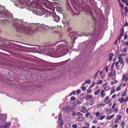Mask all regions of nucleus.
<instances>
[{
    "label": "nucleus",
    "instance_id": "f257e3e1",
    "mask_svg": "<svg viewBox=\"0 0 128 128\" xmlns=\"http://www.w3.org/2000/svg\"><path fill=\"white\" fill-rule=\"evenodd\" d=\"M45 0H34L33 2L36 6L39 9L43 8V5L45 6L46 4L44 3Z\"/></svg>",
    "mask_w": 128,
    "mask_h": 128
},
{
    "label": "nucleus",
    "instance_id": "f03ea898",
    "mask_svg": "<svg viewBox=\"0 0 128 128\" xmlns=\"http://www.w3.org/2000/svg\"><path fill=\"white\" fill-rule=\"evenodd\" d=\"M116 71L113 70H112L111 72L108 74L109 77H111L113 79H115L116 78Z\"/></svg>",
    "mask_w": 128,
    "mask_h": 128
},
{
    "label": "nucleus",
    "instance_id": "7ed1b4c3",
    "mask_svg": "<svg viewBox=\"0 0 128 128\" xmlns=\"http://www.w3.org/2000/svg\"><path fill=\"white\" fill-rule=\"evenodd\" d=\"M70 106H67L63 108L62 111L64 112L68 113L70 110Z\"/></svg>",
    "mask_w": 128,
    "mask_h": 128
},
{
    "label": "nucleus",
    "instance_id": "20e7f679",
    "mask_svg": "<svg viewBox=\"0 0 128 128\" xmlns=\"http://www.w3.org/2000/svg\"><path fill=\"white\" fill-rule=\"evenodd\" d=\"M58 120L60 121L59 125L61 126H62L63 124V121L62 119V117L61 114H60L58 115Z\"/></svg>",
    "mask_w": 128,
    "mask_h": 128
},
{
    "label": "nucleus",
    "instance_id": "39448f33",
    "mask_svg": "<svg viewBox=\"0 0 128 128\" xmlns=\"http://www.w3.org/2000/svg\"><path fill=\"white\" fill-rule=\"evenodd\" d=\"M87 108L85 106H82V110L81 112H82L84 113L88 111V110H87Z\"/></svg>",
    "mask_w": 128,
    "mask_h": 128
},
{
    "label": "nucleus",
    "instance_id": "423d86ee",
    "mask_svg": "<svg viewBox=\"0 0 128 128\" xmlns=\"http://www.w3.org/2000/svg\"><path fill=\"white\" fill-rule=\"evenodd\" d=\"M6 118V116L2 114H0V120L2 121L4 120Z\"/></svg>",
    "mask_w": 128,
    "mask_h": 128
},
{
    "label": "nucleus",
    "instance_id": "0eeeda50",
    "mask_svg": "<svg viewBox=\"0 0 128 128\" xmlns=\"http://www.w3.org/2000/svg\"><path fill=\"white\" fill-rule=\"evenodd\" d=\"M126 76L125 74H124V75L122 76V80H124V81L125 82H127L128 80V76H126Z\"/></svg>",
    "mask_w": 128,
    "mask_h": 128
},
{
    "label": "nucleus",
    "instance_id": "6e6552de",
    "mask_svg": "<svg viewBox=\"0 0 128 128\" xmlns=\"http://www.w3.org/2000/svg\"><path fill=\"white\" fill-rule=\"evenodd\" d=\"M41 26L45 30H46L48 29H50V28L48 26L44 25L43 24L41 25Z\"/></svg>",
    "mask_w": 128,
    "mask_h": 128
},
{
    "label": "nucleus",
    "instance_id": "1a4fd4ad",
    "mask_svg": "<svg viewBox=\"0 0 128 128\" xmlns=\"http://www.w3.org/2000/svg\"><path fill=\"white\" fill-rule=\"evenodd\" d=\"M84 120V118L82 117H79L76 118V120L79 122H82Z\"/></svg>",
    "mask_w": 128,
    "mask_h": 128
},
{
    "label": "nucleus",
    "instance_id": "9d476101",
    "mask_svg": "<svg viewBox=\"0 0 128 128\" xmlns=\"http://www.w3.org/2000/svg\"><path fill=\"white\" fill-rule=\"evenodd\" d=\"M113 54L112 53L108 55V56L109 57L108 60L110 62L112 60V57L113 56Z\"/></svg>",
    "mask_w": 128,
    "mask_h": 128
},
{
    "label": "nucleus",
    "instance_id": "9b49d317",
    "mask_svg": "<svg viewBox=\"0 0 128 128\" xmlns=\"http://www.w3.org/2000/svg\"><path fill=\"white\" fill-rule=\"evenodd\" d=\"M92 95H90L88 94H87V96L86 97L85 99L86 100H88L89 99L92 98Z\"/></svg>",
    "mask_w": 128,
    "mask_h": 128
},
{
    "label": "nucleus",
    "instance_id": "f8f14e48",
    "mask_svg": "<svg viewBox=\"0 0 128 128\" xmlns=\"http://www.w3.org/2000/svg\"><path fill=\"white\" fill-rule=\"evenodd\" d=\"M70 36H71L72 38H73V39H75L76 38V35L74 33H72L70 34Z\"/></svg>",
    "mask_w": 128,
    "mask_h": 128
},
{
    "label": "nucleus",
    "instance_id": "ddd939ff",
    "mask_svg": "<svg viewBox=\"0 0 128 128\" xmlns=\"http://www.w3.org/2000/svg\"><path fill=\"white\" fill-rule=\"evenodd\" d=\"M60 19V18L59 16H56L54 17V20L56 22H58L59 21Z\"/></svg>",
    "mask_w": 128,
    "mask_h": 128
},
{
    "label": "nucleus",
    "instance_id": "4468645a",
    "mask_svg": "<svg viewBox=\"0 0 128 128\" xmlns=\"http://www.w3.org/2000/svg\"><path fill=\"white\" fill-rule=\"evenodd\" d=\"M105 94V93H104V90H102L100 93V96L102 98H103L104 97Z\"/></svg>",
    "mask_w": 128,
    "mask_h": 128
},
{
    "label": "nucleus",
    "instance_id": "2eb2a0df",
    "mask_svg": "<svg viewBox=\"0 0 128 128\" xmlns=\"http://www.w3.org/2000/svg\"><path fill=\"white\" fill-rule=\"evenodd\" d=\"M112 110L110 108H107L106 110V112L107 114H109L111 112Z\"/></svg>",
    "mask_w": 128,
    "mask_h": 128
},
{
    "label": "nucleus",
    "instance_id": "dca6fc26",
    "mask_svg": "<svg viewBox=\"0 0 128 128\" xmlns=\"http://www.w3.org/2000/svg\"><path fill=\"white\" fill-rule=\"evenodd\" d=\"M118 61H116V69L117 70H118L120 67V66H118Z\"/></svg>",
    "mask_w": 128,
    "mask_h": 128
},
{
    "label": "nucleus",
    "instance_id": "f3484780",
    "mask_svg": "<svg viewBox=\"0 0 128 128\" xmlns=\"http://www.w3.org/2000/svg\"><path fill=\"white\" fill-rule=\"evenodd\" d=\"M100 88H99L94 93V94L95 95H97L100 92Z\"/></svg>",
    "mask_w": 128,
    "mask_h": 128
},
{
    "label": "nucleus",
    "instance_id": "a211bd4d",
    "mask_svg": "<svg viewBox=\"0 0 128 128\" xmlns=\"http://www.w3.org/2000/svg\"><path fill=\"white\" fill-rule=\"evenodd\" d=\"M10 124H11L10 122H8L4 126L6 128H8V127L10 126Z\"/></svg>",
    "mask_w": 128,
    "mask_h": 128
},
{
    "label": "nucleus",
    "instance_id": "6ab92c4d",
    "mask_svg": "<svg viewBox=\"0 0 128 128\" xmlns=\"http://www.w3.org/2000/svg\"><path fill=\"white\" fill-rule=\"evenodd\" d=\"M118 101H120V103H122V102L124 101V98H119L118 100Z\"/></svg>",
    "mask_w": 128,
    "mask_h": 128
},
{
    "label": "nucleus",
    "instance_id": "aec40b11",
    "mask_svg": "<svg viewBox=\"0 0 128 128\" xmlns=\"http://www.w3.org/2000/svg\"><path fill=\"white\" fill-rule=\"evenodd\" d=\"M85 82L89 84L90 83L91 80L89 79H88L85 81Z\"/></svg>",
    "mask_w": 128,
    "mask_h": 128
},
{
    "label": "nucleus",
    "instance_id": "412c9836",
    "mask_svg": "<svg viewBox=\"0 0 128 128\" xmlns=\"http://www.w3.org/2000/svg\"><path fill=\"white\" fill-rule=\"evenodd\" d=\"M76 115L78 116H82V114L80 112H77L76 113Z\"/></svg>",
    "mask_w": 128,
    "mask_h": 128
},
{
    "label": "nucleus",
    "instance_id": "4be33fe9",
    "mask_svg": "<svg viewBox=\"0 0 128 128\" xmlns=\"http://www.w3.org/2000/svg\"><path fill=\"white\" fill-rule=\"evenodd\" d=\"M65 128H71L69 124H66Z\"/></svg>",
    "mask_w": 128,
    "mask_h": 128
},
{
    "label": "nucleus",
    "instance_id": "5701e85b",
    "mask_svg": "<svg viewBox=\"0 0 128 128\" xmlns=\"http://www.w3.org/2000/svg\"><path fill=\"white\" fill-rule=\"evenodd\" d=\"M99 72V70H98V71L97 72L96 74H95L94 76V77H93V78L94 79H96V78L98 74V73Z\"/></svg>",
    "mask_w": 128,
    "mask_h": 128
},
{
    "label": "nucleus",
    "instance_id": "b1692460",
    "mask_svg": "<svg viewBox=\"0 0 128 128\" xmlns=\"http://www.w3.org/2000/svg\"><path fill=\"white\" fill-rule=\"evenodd\" d=\"M116 104H117L116 103H114L112 107V109L116 107Z\"/></svg>",
    "mask_w": 128,
    "mask_h": 128
},
{
    "label": "nucleus",
    "instance_id": "393cba45",
    "mask_svg": "<svg viewBox=\"0 0 128 128\" xmlns=\"http://www.w3.org/2000/svg\"><path fill=\"white\" fill-rule=\"evenodd\" d=\"M76 102L77 104H80L82 103L81 101L80 100H76Z\"/></svg>",
    "mask_w": 128,
    "mask_h": 128
},
{
    "label": "nucleus",
    "instance_id": "a878e982",
    "mask_svg": "<svg viewBox=\"0 0 128 128\" xmlns=\"http://www.w3.org/2000/svg\"><path fill=\"white\" fill-rule=\"evenodd\" d=\"M125 122H122L121 124V126L123 128H124V126H125Z\"/></svg>",
    "mask_w": 128,
    "mask_h": 128
},
{
    "label": "nucleus",
    "instance_id": "bb28decb",
    "mask_svg": "<svg viewBox=\"0 0 128 128\" xmlns=\"http://www.w3.org/2000/svg\"><path fill=\"white\" fill-rule=\"evenodd\" d=\"M22 27L19 26L18 27H17L16 29L18 30V31H19L20 30V29H22Z\"/></svg>",
    "mask_w": 128,
    "mask_h": 128
},
{
    "label": "nucleus",
    "instance_id": "cd10ccee",
    "mask_svg": "<svg viewBox=\"0 0 128 128\" xmlns=\"http://www.w3.org/2000/svg\"><path fill=\"white\" fill-rule=\"evenodd\" d=\"M100 113L98 112H96L95 114L96 116L97 117L100 116Z\"/></svg>",
    "mask_w": 128,
    "mask_h": 128
},
{
    "label": "nucleus",
    "instance_id": "c85d7f7f",
    "mask_svg": "<svg viewBox=\"0 0 128 128\" xmlns=\"http://www.w3.org/2000/svg\"><path fill=\"white\" fill-rule=\"evenodd\" d=\"M123 35V34L122 33H120V37L119 38V40H120L122 36Z\"/></svg>",
    "mask_w": 128,
    "mask_h": 128
},
{
    "label": "nucleus",
    "instance_id": "c756f323",
    "mask_svg": "<svg viewBox=\"0 0 128 128\" xmlns=\"http://www.w3.org/2000/svg\"><path fill=\"white\" fill-rule=\"evenodd\" d=\"M90 114V113L89 112H88L86 113L85 115V116L87 118L88 117V116H89V115Z\"/></svg>",
    "mask_w": 128,
    "mask_h": 128
},
{
    "label": "nucleus",
    "instance_id": "7c9ffc66",
    "mask_svg": "<svg viewBox=\"0 0 128 128\" xmlns=\"http://www.w3.org/2000/svg\"><path fill=\"white\" fill-rule=\"evenodd\" d=\"M86 88L84 86H82V87L81 89L83 91H85L86 89Z\"/></svg>",
    "mask_w": 128,
    "mask_h": 128
},
{
    "label": "nucleus",
    "instance_id": "2f4dec72",
    "mask_svg": "<svg viewBox=\"0 0 128 128\" xmlns=\"http://www.w3.org/2000/svg\"><path fill=\"white\" fill-rule=\"evenodd\" d=\"M120 6L121 7V8L123 9H124V7L123 6V5L120 2H118Z\"/></svg>",
    "mask_w": 128,
    "mask_h": 128
},
{
    "label": "nucleus",
    "instance_id": "473e14b6",
    "mask_svg": "<svg viewBox=\"0 0 128 128\" xmlns=\"http://www.w3.org/2000/svg\"><path fill=\"white\" fill-rule=\"evenodd\" d=\"M116 91L115 90H114V89H113L111 91V92H110V94H112L113 93H114V92H115Z\"/></svg>",
    "mask_w": 128,
    "mask_h": 128
},
{
    "label": "nucleus",
    "instance_id": "72a5a7b5",
    "mask_svg": "<svg viewBox=\"0 0 128 128\" xmlns=\"http://www.w3.org/2000/svg\"><path fill=\"white\" fill-rule=\"evenodd\" d=\"M118 108H115L114 110V111L116 113H117L118 111Z\"/></svg>",
    "mask_w": 128,
    "mask_h": 128
},
{
    "label": "nucleus",
    "instance_id": "f704fd0d",
    "mask_svg": "<svg viewBox=\"0 0 128 128\" xmlns=\"http://www.w3.org/2000/svg\"><path fill=\"white\" fill-rule=\"evenodd\" d=\"M109 99V97L108 96L106 97L104 99V102H106V101L108 100Z\"/></svg>",
    "mask_w": 128,
    "mask_h": 128
},
{
    "label": "nucleus",
    "instance_id": "c9c22d12",
    "mask_svg": "<svg viewBox=\"0 0 128 128\" xmlns=\"http://www.w3.org/2000/svg\"><path fill=\"white\" fill-rule=\"evenodd\" d=\"M102 80H99L98 82H97V83H98L100 84H102Z\"/></svg>",
    "mask_w": 128,
    "mask_h": 128
},
{
    "label": "nucleus",
    "instance_id": "e433bc0d",
    "mask_svg": "<svg viewBox=\"0 0 128 128\" xmlns=\"http://www.w3.org/2000/svg\"><path fill=\"white\" fill-rule=\"evenodd\" d=\"M105 70H106V72H107L108 71V66H106L105 68Z\"/></svg>",
    "mask_w": 128,
    "mask_h": 128
},
{
    "label": "nucleus",
    "instance_id": "4c0bfd02",
    "mask_svg": "<svg viewBox=\"0 0 128 128\" xmlns=\"http://www.w3.org/2000/svg\"><path fill=\"white\" fill-rule=\"evenodd\" d=\"M72 127L73 128H77V126L76 124H75L72 126Z\"/></svg>",
    "mask_w": 128,
    "mask_h": 128
},
{
    "label": "nucleus",
    "instance_id": "58836bf2",
    "mask_svg": "<svg viewBox=\"0 0 128 128\" xmlns=\"http://www.w3.org/2000/svg\"><path fill=\"white\" fill-rule=\"evenodd\" d=\"M96 83V82H93L90 85V86L91 87H93V86L94 85H95V84Z\"/></svg>",
    "mask_w": 128,
    "mask_h": 128
},
{
    "label": "nucleus",
    "instance_id": "ea45409f",
    "mask_svg": "<svg viewBox=\"0 0 128 128\" xmlns=\"http://www.w3.org/2000/svg\"><path fill=\"white\" fill-rule=\"evenodd\" d=\"M117 118L118 119L120 120L122 116H121L119 115L117 116Z\"/></svg>",
    "mask_w": 128,
    "mask_h": 128
},
{
    "label": "nucleus",
    "instance_id": "a19ab883",
    "mask_svg": "<svg viewBox=\"0 0 128 128\" xmlns=\"http://www.w3.org/2000/svg\"><path fill=\"white\" fill-rule=\"evenodd\" d=\"M91 92L92 90L90 89H89L87 91V93L88 94L91 93Z\"/></svg>",
    "mask_w": 128,
    "mask_h": 128
},
{
    "label": "nucleus",
    "instance_id": "79ce46f5",
    "mask_svg": "<svg viewBox=\"0 0 128 128\" xmlns=\"http://www.w3.org/2000/svg\"><path fill=\"white\" fill-rule=\"evenodd\" d=\"M105 117V116H103L100 117V120H102Z\"/></svg>",
    "mask_w": 128,
    "mask_h": 128
},
{
    "label": "nucleus",
    "instance_id": "37998d69",
    "mask_svg": "<svg viewBox=\"0 0 128 128\" xmlns=\"http://www.w3.org/2000/svg\"><path fill=\"white\" fill-rule=\"evenodd\" d=\"M81 92V91L79 90H78L76 91V93L78 94H79Z\"/></svg>",
    "mask_w": 128,
    "mask_h": 128
},
{
    "label": "nucleus",
    "instance_id": "c03bdc74",
    "mask_svg": "<svg viewBox=\"0 0 128 128\" xmlns=\"http://www.w3.org/2000/svg\"><path fill=\"white\" fill-rule=\"evenodd\" d=\"M110 118V116L109 115L107 116L106 118V120H110L111 119Z\"/></svg>",
    "mask_w": 128,
    "mask_h": 128
},
{
    "label": "nucleus",
    "instance_id": "a18cd8bd",
    "mask_svg": "<svg viewBox=\"0 0 128 128\" xmlns=\"http://www.w3.org/2000/svg\"><path fill=\"white\" fill-rule=\"evenodd\" d=\"M118 59H119L118 60V62H122V61L123 60V58H122Z\"/></svg>",
    "mask_w": 128,
    "mask_h": 128
},
{
    "label": "nucleus",
    "instance_id": "49530a36",
    "mask_svg": "<svg viewBox=\"0 0 128 128\" xmlns=\"http://www.w3.org/2000/svg\"><path fill=\"white\" fill-rule=\"evenodd\" d=\"M118 120L117 118H115L114 120V122L116 123H117L118 122Z\"/></svg>",
    "mask_w": 128,
    "mask_h": 128
},
{
    "label": "nucleus",
    "instance_id": "de8ad7c7",
    "mask_svg": "<svg viewBox=\"0 0 128 128\" xmlns=\"http://www.w3.org/2000/svg\"><path fill=\"white\" fill-rule=\"evenodd\" d=\"M125 61H126V64H128V56L125 59Z\"/></svg>",
    "mask_w": 128,
    "mask_h": 128
},
{
    "label": "nucleus",
    "instance_id": "09e8293b",
    "mask_svg": "<svg viewBox=\"0 0 128 128\" xmlns=\"http://www.w3.org/2000/svg\"><path fill=\"white\" fill-rule=\"evenodd\" d=\"M126 95V93L125 92H124L122 93V96H124Z\"/></svg>",
    "mask_w": 128,
    "mask_h": 128
},
{
    "label": "nucleus",
    "instance_id": "8fccbe9b",
    "mask_svg": "<svg viewBox=\"0 0 128 128\" xmlns=\"http://www.w3.org/2000/svg\"><path fill=\"white\" fill-rule=\"evenodd\" d=\"M127 48L126 47H124L123 49V52H126V50H127Z\"/></svg>",
    "mask_w": 128,
    "mask_h": 128
},
{
    "label": "nucleus",
    "instance_id": "3c124183",
    "mask_svg": "<svg viewBox=\"0 0 128 128\" xmlns=\"http://www.w3.org/2000/svg\"><path fill=\"white\" fill-rule=\"evenodd\" d=\"M71 100H74L75 99V98L74 96H72L71 97Z\"/></svg>",
    "mask_w": 128,
    "mask_h": 128
},
{
    "label": "nucleus",
    "instance_id": "603ef678",
    "mask_svg": "<svg viewBox=\"0 0 128 128\" xmlns=\"http://www.w3.org/2000/svg\"><path fill=\"white\" fill-rule=\"evenodd\" d=\"M72 115L73 116H75L76 114V113L75 112H73L72 113Z\"/></svg>",
    "mask_w": 128,
    "mask_h": 128
},
{
    "label": "nucleus",
    "instance_id": "864d4df0",
    "mask_svg": "<svg viewBox=\"0 0 128 128\" xmlns=\"http://www.w3.org/2000/svg\"><path fill=\"white\" fill-rule=\"evenodd\" d=\"M120 89V87L118 86L116 88V90L118 91H119Z\"/></svg>",
    "mask_w": 128,
    "mask_h": 128
},
{
    "label": "nucleus",
    "instance_id": "5fc2aeb1",
    "mask_svg": "<svg viewBox=\"0 0 128 128\" xmlns=\"http://www.w3.org/2000/svg\"><path fill=\"white\" fill-rule=\"evenodd\" d=\"M127 34H125V36H124V39L125 40H126L127 38Z\"/></svg>",
    "mask_w": 128,
    "mask_h": 128
},
{
    "label": "nucleus",
    "instance_id": "6e6d98bb",
    "mask_svg": "<svg viewBox=\"0 0 128 128\" xmlns=\"http://www.w3.org/2000/svg\"><path fill=\"white\" fill-rule=\"evenodd\" d=\"M124 102H126V101H128V96L126 97L125 99L124 100Z\"/></svg>",
    "mask_w": 128,
    "mask_h": 128
},
{
    "label": "nucleus",
    "instance_id": "4d7b16f0",
    "mask_svg": "<svg viewBox=\"0 0 128 128\" xmlns=\"http://www.w3.org/2000/svg\"><path fill=\"white\" fill-rule=\"evenodd\" d=\"M109 87L108 86H106V87L104 89L105 90H108L109 89Z\"/></svg>",
    "mask_w": 128,
    "mask_h": 128
},
{
    "label": "nucleus",
    "instance_id": "13d9d810",
    "mask_svg": "<svg viewBox=\"0 0 128 128\" xmlns=\"http://www.w3.org/2000/svg\"><path fill=\"white\" fill-rule=\"evenodd\" d=\"M125 12H128V8L127 6H126L125 7Z\"/></svg>",
    "mask_w": 128,
    "mask_h": 128
},
{
    "label": "nucleus",
    "instance_id": "bf43d9fd",
    "mask_svg": "<svg viewBox=\"0 0 128 128\" xmlns=\"http://www.w3.org/2000/svg\"><path fill=\"white\" fill-rule=\"evenodd\" d=\"M125 1L126 4L127 6L128 5V2L127 1V0H125Z\"/></svg>",
    "mask_w": 128,
    "mask_h": 128
},
{
    "label": "nucleus",
    "instance_id": "052dcab7",
    "mask_svg": "<svg viewBox=\"0 0 128 128\" xmlns=\"http://www.w3.org/2000/svg\"><path fill=\"white\" fill-rule=\"evenodd\" d=\"M114 63L113 62L112 63V66H111V68H114Z\"/></svg>",
    "mask_w": 128,
    "mask_h": 128
},
{
    "label": "nucleus",
    "instance_id": "680f3d73",
    "mask_svg": "<svg viewBox=\"0 0 128 128\" xmlns=\"http://www.w3.org/2000/svg\"><path fill=\"white\" fill-rule=\"evenodd\" d=\"M105 105V104H104L103 103L100 104H99V105L100 106H104Z\"/></svg>",
    "mask_w": 128,
    "mask_h": 128
},
{
    "label": "nucleus",
    "instance_id": "e2e57ef3",
    "mask_svg": "<svg viewBox=\"0 0 128 128\" xmlns=\"http://www.w3.org/2000/svg\"><path fill=\"white\" fill-rule=\"evenodd\" d=\"M85 124L87 126H90V124L88 123H87V122H85Z\"/></svg>",
    "mask_w": 128,
    "mask_h": 128
},
{
    "label": "nucleus",
    "instance_id": "0e129e2a",
    "mask_svg": "<svg viewBox=\"0 0 128 128\" xmlns=\"http://www.w3.org/2000/svg\"><path fill=\"white\" fill-rule=\"evenodd\" d=\"M118 127V126L117 125H114L113 126V128H116Z\"/></svg>",
    "mask_w": 128,
    "mask_h": 128
},
{
    "label": "nucleus",
    "instance_id": "69168bd1",
    "mask_svg": "<svg viewBox=\"0 0 128 128\" xmlns=\"http://www.w3.org/2000/svg\"><path fill=\"white\" fill-rule=\"evenodd\" d=\"M0 128H6L4 126L1 125L0 126Z\"/></svg>",
    "mask_w": 128,
    "mask_h": 128
},
{
    "label": "nucleus",
    "instance_id": "338daca9",
    "mask_svg": "<svg viewBox=\"0 0 128 128\" xmlns=\"http://www.w3.org/2000/svg\"><path fill=\"white\" fill-rule=\"evenodd\" d=\"M121 56H122L121 54H119V55H118V58H122L121 57Z\"/></svg>",
    "mask_w": 128,
    "mask_h": 128
},
{
    "label": "nucleus",
    "instance_id": "774afa93",
    "mask_svg": "<svg viewBox=\"0 0 128 128\" xmlns=\"http://www.w3.org/2000/svg\"><path fill=\"white\" fill-rule=\"evenodd\" d=\"M93 122L94 124H96L97 122V121L96 120H94L93 121Z\"/></svg>",
    "mask_w": 128,
    "mask_h": 128
}]
</instances>
